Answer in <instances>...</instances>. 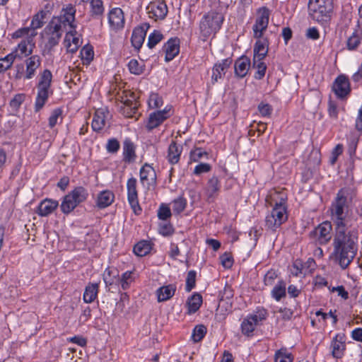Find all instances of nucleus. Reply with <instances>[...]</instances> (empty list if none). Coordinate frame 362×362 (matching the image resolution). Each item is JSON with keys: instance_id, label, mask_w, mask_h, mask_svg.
<instances>
[{"instance_id": "a18cd8bd", "label": "nucleus", "mask_w": 362, "mask_h": 362, "mask_svg": "<svg viewBox=\"0 0 362 362\" xmlns=\"http://www.w3.org/2000/svg\"><path fill=\"white\" fill-rule=\"evenodd\" d=\"M186 206L187 200L182 197H179L173 202V211L175 214H180L185 210Z\"/></svg>"}, {"instance_id": "ea45409f", "label": "nucleus", "mask_w": 362, "mask_h": 362, "mask_svg": "<svg viewBox=\"0 0 362 362\" xmlns=\"http://www.w3.org/2000/svg\"><path fill=\"white\" fill-rule=\"evenodd\" d=\"M47 16V12L45 11H40L36 13L31 21L30 27H28L30 30L35 31L36 29L43 26L45 23V19Z\"/></svg>"}, {"instance_id": "c03bdc74", "label": "nucleus", "mask_w": 362, "mask_h": 362, "mask_svg": "<svg viewBox=\"0 0 362 362\" xmlns=\"http://www.w3.org/2000/svg\"><path fill=\"white\" fill-rule=\"evenodd\" d=\"M206 333V327L203 325L195 326L193 329L192 339L194 342L200 341Z\"/></svg>"}, {"instance_id": "6e6d98bb", "label": "nucleus", "mask_w": 362, "mask_h": 362, "mask_svg": "<svg viewBox=\"0 0 362 362\" xmlns=\"http://www.w3.org/2000/svg\"><path fill=\"white\" fill-rule=\"evenodd\" d=\"M149 105L153 108L160 107L163 104V98L158 93H151L148 101Z\"/></svg>"}, {"instance_id": "3c124183", "label": "nucleus", "mask_w": 362, "mask_h": 362, "mask_svg": "<svg viewBox=\"0 0 362 362\" xmlns=\"http://www.w3.org/2000/svg\"><path fill=\"white\" fill-rule=\"evenodd\" d=\"M361 42V37L356 31L348 38L347 40V47L349 50L356 49Z\"/></svg>"}, {"instance_id": "6ab92c4d", "label": "nucleus", "mask_w": 362, "mask_h": 362, "mask_svg": "<svg viewBox=\"0 0 362 362\" xmlns=\"http://www.w3.org/2000/svg\"><path fill=\"white\" fill-rule=\"evenodd\" d=\"M149 18L155 21L163 20L168 13L167 5L163 1L151 2L146 7Z\"/></svg>"}, {"instance_id": "37998d69", "label": "nucleus", "mask_w": 362, "mask_h": 362, "mask_svg": "<svg viewBox=\"0 0 362 362\" xmlns=\"http://www.w3.org/2000/svg\"><path fill=\"white\" fill-rule=\"evenodd\" d=\"M272 296L277 301L280 300L286 296V284L283 281L279 283L274 287L272 291Z\"/></svg>"}, {"instance_id": "052dcab7", "label": "nucleus", "mask_w": 362, "mask_h": 362, "mask_svg": "<svg viewBox=\"0 0 362 362\" xmlns=\"http://www.w3.org/2000/svg\"><path fill=\"white\" fill-rule=\"evenodd\" d=\"M25 100V95L24 94H16L10 101V106L17 110L19 108L21 105L23 103V102Z\"/></svg>"}, {"instance_id": "338daca9", "label": "nucleus", "mask_w": 362, "mask_h": 362, "mask_svg": "<svg viewBox=\"0 0 362 362\" xmlns=\"http://www.w3.org/2000/svg\"><path fill=\"white\" fill-rule=\"evenodd\" d=\"M258 110L263 117L269 116L272 112L271 105L269 104H264L263 103L258 105Z\"/></svg>"}, {"instance_id": "c9c22d12", "label": "nucleus", "mask_w": 362, "mask_h": 362, "mask_svg": "<svg viewBox=\"0 0 362 362\" xmlns=\"http://www.w3.org/2000/svg\"><path fill=\"white\" fill-rule=\"evenodd\" d=\"M202 303V296L201 294L195 293L187 301L189 313H196Z\"/></svg>"}, {"instance_id": "e433bc0d", "label": "nucleus", "mask_w": 362, "mask_h": 362, "mask_svg": "<svg viewBox=\"0 0 362 362\" xmlns=\"http://www.w3.org/2000/svg\"><path fill=\"white\" fill-rule=\"evenodd\" d=\"M105 115L102 110H97L93 116L92 121V128L95 132H99L105 125Z\"/></svg>"}, {"instance_id": "774afa93", "label": "nucleus", "mask_w": 362, "mask_h": 362, "mask_svg": "<svg viewBox=\"0 0 362 362\" xmlns=\"http://www.w3.org/2000/svg\"><path fill=\"white\" fill-rule=\"evenodd\" d=\"M343 152V146L341 144H337L332 153V157L330 159L331 163L333 165L337 160V158L339 155H341Z\"/></svg>"}, {"instance_id": "0eeeda50", "label": "nucleus", "mask_w": 362, "mask_h": 362, "mask_svg": "<svg viewBox=\"0 0 362 362\" xmlns=\"http://www.w3.org/2000/svg\"><path fill=\"white\" fill-rule=\"evenodd\" d=\"M285 199L281 197L279 202H276L269 214L266 216L265 226L272 231H276L282 223L286 221L288 216L284 205Z\"/></svg>"}, {"instance_id": "f704fd0d", "label": "nucleus", "mask_w": 362, "mask_h": 362, "mask_svg": "<svg viewBox=\"0 0 362 362\" xmlns=\"http://www.w3.org/2000/svg\"><path fill=\"white\" fill-rule=\"evenodd\" d=\"M133 100L126 99L123 102L124 107H122V113L128 117H132L136 113L138 108V102L132 96Z\"/></svg>"}, {"instance_id": "423d86ee", "label": "nucleus", "mask_w": 362, "mask_h": 362, "mask_svg": "<svg viewBox=\"0 0 362 362\" xmlns=\"http://www.w3.org/2000/svg\"><path fill=\"white\" fill-rule=\"evenodd\" d=\"M52 79V74L48 69H45L40 76L39 82L37 86V94L35 103V111H40L46 103L49 94L52 93L50 86Z\"/></svg>"}, {"instance_id": "0e129e2a", "label": "nucleus", "mask_w": 362, "mask_h": 362, "mask_svg": "<svg viewBox=\"0 0 362 362\" xmlns=\"http://www.w3.org/2000/svg\"><path fill=\"white\" fill-rule=\"evenodd\" d=\"M158 216L161 220H166L171 216V211L168 206H160L158 211Z\"/></svg>"}, {"instance_id": "bf43d9fd", "label": "nucleus", "mask_w": 362, "mask_h": 362, "mask_svg": "<svg viewBox=\"0 0 362 362\" xmlns=\"http://www.w3.org/2000/svg\"><path fill=\"white\" fill-rule=\"evenodd\" d=\"M203 156H207V153L201 148H196L190 153V160L194 162H197Z\"/></svg>"}, {"instance_id": "1a4fd4ad", "label": "nucleus", "mask_w": 362, "mask_h": 362, "mask_svg": "<svg viewBox=\"0 0 362 362\" xmlns=\"http://www.w3.org/2000/svg\"><path fill=\"white\" fill-rule=\"evenodd\" d=\"M285 199L281 197L279 202H276L269 214L266 216L265 226L272 231H276L282 223L286 221L288 216L284 205Z\"/></svg>"}, {"instance_id": "864d4df0", "label": "nucleus", "mask_w": 362, "mask_h": 362, "mask_svg": "<svg viewBox=\"0 0 362 362\" xmlns=\"http://www.w3.org/2000/svg\"><path fill=\"white\" fill-rule=\"evenodd\" d=\"M81 55L84 64H89L93 59L94 52L91 47H84L81 50Z\"/></svg>"}, {"instance_id": "f8f14e48", "label": "nucleus", "mask_w": 362, "mask_h": 362, "mask_svg": "<svg viewBox=\"0 0 362 362\" xmlns=\"http://www.w3.org/2000/svg\"><path fill=\"white\" fill-rule=\"evenodd\" d=\"M267 316V310L264 309L257 310L255 314L247 316L241 324L242 332L243 334L250 336L260 322L265 320Z\"/></svg>"}, {"instance_id": "9b49d317", "label": "nucleus", "mask_w": 362, "mask_h": 362, "mask_svg": "<svg viewBox=\"0 0 362 362\" xmlns=\"http://www.w3.org/2000/svg\"><path fill=\"white\" fill-rule=\"evenodd\" d=\"M88 192L83 187H76L66 194L61 204L62 211L65 214L71 212L79 204L85 202Z\"/></svg>"}, {"instance_id": "a878e982", "label": "nucleus", "mask_w": 362, "mask_h": 362, "mask_svg": "<svg viewBox=\"0 0 362 362\" xmlns=\"http://www.w3.org/2000/svg\"><path fill=\"white\" fill-rule=\"evenodd\" d=\"M57 201L46 199L42 201L37 208V214L40 216H47L52 214L58 206Z\"/></svg>"}, {"instance_id": "58836bf2", "label": "nucleus", "mask_w": 362, "mask_h": 362, "mask_svg": "<svg viewBox=\"0 0 362 362\" xmlns=\"http://www.w3.org/2000/svg\"><path fill=\"white\" fill-rule=\"evenodd\" d=\"M151 250V243L147 240H142L136 244L134 247V252L139 257L146 255Z\"/></svg>"}, {"instance_id": "680f3d73", "label": "nucleus", "mask_w": 362, "mask_h": 362, "mask_svg": "<svg viewBox=\"0 0 362 362\" xmlns=\"http://www.w3.org/2000/svg\"><path fill=\"white\" fill-rule=\"evenodd\" d=\"M211 166L209 163H202L197 165L194 169V174L199 175L202 173H208L211 170Z\"/></svg>"}, {"instance_id": "5701e85b", "label": "nucleus", "mask_w": 362, "mask_h": 362, "mask_svg": "<svg viewBox=\"0 0 362 362\" xmlns=\"http://www.w3.org/2000/svg\"><path fill=\"white\" fill-rule=\"evenodd\" d=\"M76 27L69 28L64 38V44L69 52L74 53L80 46L79 38L76 37Z\"/></svg>"}, {"instance_id": "20e7f679", "label": "nucleus", "mask_w": 362, "mask_h": 362, "mask_svg": "<svg viewBox=\"0 0 362 362\" xmlns=\"http://www.w3.org/2000/svg\"><path fill=\"white\" fill-rule=\"evenodd\" d=\"M224 18L222 13L210 11L205 14L199 23V31L203 41L215 34L221 27Z\"/></svg>"}, {"instance_id": "49530a36", "label": "nucleus", "mask_w": 362, "mask_h": 362, "mask_svg": "<svg viewBox=\"0 0 362 362\" xmlns=\"http://www.w3.org/2000/svg\"><path fill=\"white\" fill-rule=\"evenodd\" d=\"M104 12V6L102 0H95L90 5L91 16L94 18L101 16Z\"/></svg>"}, {"instance_id": "39448f33", "label": "nucleus", "mask_w": 362, "mask_h": 362, "mask_svg": "<svg viewBox=\"0 0 362 362\" xmlns=\"http://www.w3.org/2000/svg\"><path fill=\"white\" fill-rule=\"evenodd\" d=\"M332 9V0H309V16L318 23L327 21L330 18Z\"/></svg>"}, {"instance_id": "bb28decb", "label": "nucleus", "mask_w": 362, "mask_h": 362, "mask_svg": "<svg viewBox=\"0 0 362 362\" xmlns=\"http://www.w3.org/2000/svg\"><path fill=\"white\" fill-rule=\"evenodd\" d=\"M235 74L239 78L245 77L250 66V60L246 57L238 59L235 62Z\"/></svg>"}, {"instance_id": "412c9836", "label": "nucleus", "mask_w": 362, "mask_h": 362, "mask_svg": "<svg viewBox=\"0 0 362 362\" xmlns=\"http://www.w3.org/2000/svg\"><path fill=\"white\" fill-rule=\"evenodd\" d=\"M180 42L178 37H172L164 45L163 50L165 53V62L173 60L179 54Z\"/></svg>"}, {"instance_id": "4be33fe9", "label": "nucleus", "mask_w": 362, "mask_h": 362, "mask_svg": "<svg viewBox=\"0 0 362 362\" xmlns=\"http://www.w3.org/2000/svg\"><path fill=\"white\" fill-rule=\"evenodd\" d=\"M108 19L109 23L113 29H121L124 25V13L119 8L112 9L109 13Z\"/></svg>"}, {"instance_id": "de8ad7c7", "label": "nucleus", "mask_w": 362, "mask_h": 362, "mask_svg": "<svg viewBox=\"0 0 362 362\" xmlns=\"http://www.w3.org/2000/svg\"><path fill=\"white\" fill-rule=\"evenodd\" d=\"M163 38V34L158 30H154L150 34L148 39L147 45L150 49L153 48Z\"/></svg>"}, {"instance_id": "13d9d810", "label": "nucleus", "mask_w": 362, "mask_h": 362, "mask_svg": "<svg viewBox=\"0 0 362 362\" xmlns=\"http://www.w3.org/2000/svg\"><path fill=\"white\" fill-rule=\"evenodd\" d=\"M119 142L116 139H110L107 141L106 149L109 153H115L119 149Z\"/></svg>"}, {"instance_id": "4d7b16f0", "label": "nucleus", "mask_w": 362, "mask_h": 362, "mask_svg": "<svg viewBox=\"0 0 362 362\" xmlns=\"http://www.w3.org/2000/svg\"><path fill=\"white\" fill-rule=\"evenodd\" d=\"M62 110L59 108L54 109L50 117H49V126L50 128H53L57 123V120L61 117Z\"/></svg>"}, {"instance_id": "aec40b11", "label": "nucleus", "mask_w": 362, "mask_h": 362, "mask_svg": "<svg viewBox=\"0 0 362 362\" xmlns=\"http://www.w3.org/2000/svg\"><path fill=\"white\" fill-rule=\"evenodd\" d=\"M233 63L231 57H228L216 63L212 69L211 81L213 83H216L218 79L221 78L226 74V71L229 69Z\"/></svg>"}, {"instance_id": "4468645a", "label": "nucleus", "mask_w": 362, "mask_h": 362, "mask_svg": "<svg viewBox=\"0 0 362 362\" xmlns=\"http://www.w3.org/2000/svg\"><path fill=\"white\" fill-rule=\"evenodd\" d=\"M136 179L131 177L127 183L128 202L136 214H140L141 208L138 200V192L136 189Z\"/></svg>"}, {"instance_id": "2eb2a0df", "label": "nucleus", "mask_w": 362, "mask_h": 362, "mask_svg": "<svg viewBox=\"0 0 362 362\" xmlns=\"http://www.w3.org/2000/svg\"><path fill=\"white\" fill-rule=\"evenodd\" d=\"M331 354L336 359L342 358L346 351V336L344 333H338L332 339L330 344Z\"/></svg>"}, {"instance_id": "2f4dec72", "label": "nucleus", "mask_w": 362, "mask_h": 362, "mask_svg": "<svg viewBox=\"0 0 362 362\" xmlns=\"http://www.w3.org/2000/svg\"><path fill=\"white\" fill-rule=\"evenodd\" d=\"M99 291V284L98 283H89L85 288L83 293V300L86 303H90L95 300L98 296Z\"/></svg>"}, {"instance_id": "a211bd4d", "label": "nucleus", "mask_w": 362, "mask_h": 362, "mask_svg": "<svg viewBox=\"0 0 362 362\" xmlns=\"http://www.w3.org/2000/svg\"><path fill=\"white\" fill-rule=\"evenodd\" d=\"M332 225L329 222L325 221L320 224L313 231L310 233L317 240L319 244L325 245L331 239Z\"/></svg>"}, {"instance_id": "ddd939ff", "label": "nucleus", "mask_w": 362, "mask_h": 362, "mask_svg": "<svg viewBox=\"0 0 362 362\" xmlns=\"http://www.w3.org/2000/svg\"><path fill=\"white\" fill-rule=\"evenodd\" d=\"M269 20V11L267 8H261L257 13L255 23L253 25V37L256 39H260L263 36L264 32L267 28Z\"/></svg>"}, {"instance_id": "c756f323", "label": "nucleus", "mask_w": 362, "mask_h": 362, "mask_svg": "<svg viewBox=\"0 0 362 362\" xmlns=\"http://www.w3.org/2000/svg\"><path fill=\"white\" fill-rule=\"evenodd\" d=\"M269 42L267 38L258 40L255 42L253 52V59H263L268 53Z\"/></svg>"}, {"instance_id": "69168bd1", "label": "nucleus", "mask_w": 362, "mask_h": 362, "mask_svg": "<svg viewBox=\"0 0 362 362\" xmlns=\"http://www.w3.org/2000/svg\"><path fill=\"white\" fill-rule=\"evenodd\" d=\"M221 262L223 267L229 269L233 266V257L230 254L224 253L221 256Z\"/></svg>"}, {"instance_id": "09e8293b", "label": "nucleus", "mask_w": 362, "mask_h": 362, "mask_svg": "<svg viewBox=\"0 0 362 362\" xmlns=\"http://www.w3.org/2000/svg\"><path fill=\"white\" fill-rule=\"evenodd\" d=\"M220 300H219V307L222 308L223 307V303L225 300H230L233 297V291L230 286H225L223 291L220 293Z\"/></svg>"}, {"instance_id": "f3484780", "label": "nucleus", "mask_w": 362, "mask_h": 362, "mask_svg": "<svg viewBox=\"0 0 362 362\" xmlns=\"http://www.w3.org/2000/svg\"><path fill=\"white\" fill-rule=\"evenodd\" d=\"M170 107H166L163 110L153 112L149 115L146 128L148 131L160 126L165 119L170 116Z\"/></svg>"}, {"instance_id": "a19ab883", "label": "nucleus", "mask_w": 362, "mask_h": 362, "mask_svg": "<svg viewBox=\"0 0 362 362\" xmlns=\"http://www.w3.org/2000/svg\"><path fill=\"white\" fill-rule=\"evenodd\" d=\"M275 362H293V357L286 348L277 350L274 355Z\"/></svg>"}, {"instance_id": "7ed1b4c3", "label": "nucleus", "mask_w": 362, "mask_h": 362, "mask_svg": "<svg viewBox=\"0 0 362 362\" xmlns=\"http://www.w3.org/2000/svg\"><path fill=\"white\" fill-rule=\"evenodd\" d=\"M37 35V32L30 30L29 28H23L18 29L13 34V38H20L25 37L18 45L14 51L9 54H13L16 59H22L23 57L30 55L35 47L34 37Z\"/></svg>"}, {"instance_id": "79ce46f5", "label": "nucleus", "mask_w": 362, "mask_h": 362, "mask_svg": "<svg viewBox=\"0 0 362 362\" xmlns=\"http://www.w3.org/2000/svg\"><path fill=\"white\" fill-rule=\"evenodd\" d=\"M253 67L257 69L255 78L257 80L262 79L264 76L267 70V66L262 62V59H253Z\"/></svg>"}, {"instance_id": "8fccbe9b", "label": "nucleus", "mask_w": 362, "mask_h": 362, "mask_svg": "<svg viewBox=\"0 0 362 362\" xmlns=\"http://www.w3.org/2000/svg\"><path fill=\"white\" fill-rule=\"evenodd\" d=\"M15 60L13 54H8L4 58L0 59V73L8 70L12 66Z\"/></svg>"}, {"instance_id": "5fc2aeb1", "label": "nucleus", "mask_w": 362, "mask_h": 362, "mask_svg": "<svg viewBox=\"0 0 362 362\" xmlns=\"http://www.w3.org/2000/svg\"><path fill=\"white\" fill-rule=\"evenodd\" d=\"M129 71L135 75H140L143 73V66L139 64L136 59H131L128 63Z\"/></svg>"}, {"instance_id": "f257e3e1", "label": "nucleus", "mask_w": 362, "mask_h": 362, "mask_svg": "<svg viewBox=\"0 0 362 362\" xmlns=\"http://www.w3.org/2000/svg\"><path fill=\"white\" fill-rule=\"evenodd\" d=\"M354 190L342 188L332 204L331 212L334 224L332 257L342 269H346L354 259L358 251V231L356 220L349 215V201Z\"/></svg>"}, {"instance_id": "603ef678", "label": "nucleus", "mask_w": 362, "mask_h": 362, "mask_svg": "<svg viewBox=\"0 0 362 362\" xmlns=\"http://www.w3.org/2000/svg\"><path fill=\"white\" fill-rule=\"evenodd\" d=\"M196 275H197V273L194 270H191V271L188 272L187 279H186V286H185L186 291L189 292L195 287Z\"/></svg>"}, {"instance_id": "473e14b6", "label": "nucleus", "mask_w": 362, "mask_h": 362, "mask_svg": "<svg viewBox=\"0 0 362 362\" xmlns=\"http://www.w3.org/2000/svg\"><path fill=\"white\" fill-rule=\"evenodd\" d=\"M146 37V30L143 27H136L134 29L131 41L133 47L139 49L143 45Z\"/></svg>"}, {"instance_id": "f03ea898", "label": "nucleus", "mask_w": 362, "mask_h": 362, "mask_svg": "<svg viewBox=\"0 0 362 362\" xmlns=\"http://www.w3.org/2000/svg\"><path fill=\"white\" fill-rule=\"evenodd\" d=\"M64 13L54 16L43 30L42 35L46 40L42 54L50 55L54 47L58 45L62 35L69 28H74L75 8L70 6L63 10Z\"/></svg>"}, {"instance_id": "b1692460", "label": "nucleus", "mask_w": 362, "mask_h": 362, "mask_svg": "<svg viewBox=\"0 0 362 362\" xmlns=\"http://www.w3.org/2000/svg\"><path fill=\"white\" fill-rule=\"evenodd\" d=\"M123 161L127 163H134L136 158V146L130 139L127 138L123 142Z\"/></svg>"}, {"instance_id": "9d476101", "label": "nucleus", "mask_w": 362, "mask_h": 362, "mask_svg": "<svg viewBox=\"0 0 362 362\" xmlns=\"http://www.w3.org/2000/svg\"><path fill=\"white\" fill-rule=\"evenodd\" d=\"M88 192L83 187H76L66 194L61 204L62 211L65 214L71 212L79 204L85 202Z\"/></svg>"}, {"instance_id": "6e6552de", "label": "nucleus", "mask_w": 362, "mask_h": 362, "mask_svg": "<svg viewBox=\"0 0 362 362\" xmlns=\"http://www.w3.org/2000/svg\"><path fill=\"white\" fill-rule=\"evenodd\" d=\"M285 199L281 197L279 202H276L269 214L266 216L265 226L272 231H276L282 223L286 221L288 216L284 205Z\"/></svg>"}, {"instance_id": "cd10ccee", "label": "nucleus", "mask_w": 362, "mask_h": 362, "mask_svg": "<svg viewBox=\"0 0 362 362\" xmlns=\"http://www.w3.org/2000/svg\"><path fill=\"white\" fill-rule=\"evenodd\" d=\"M140 181L144 185L149 186L151 181L156 178L154 169L148 163H145L140 170Z\"/></svg>"}, {"instance_id": "7c9ffc66", "label": "nucleus", "mask_w": 362, "mask_h": 362, "mask_svg": "<svg viewBox=\"0 0 362 362\" xmlns=\"http://www.w3.org/2000/svg\"><path fill=\"white\" fill-rule=\"evenodd\" d=\"M115 195L110 190L100 192L97 197L96 205L99 209H105L114 202Z\"/></svg>"}, {"instance_id": "dca6fc26", "label": "nucleus", "mask_w": 362, "mask_h": 362, "mask_svg": "<svg viewBox=\"0 0 362 362\" xmlns=\"http://www.w3.org/2000/svg\"><path fill=\"white\" fill-rule=\"evenodd\" d=\"M332 90L337 98H346L351 91L349 78L344 74L339 75L333 83Z\"/></svg>"}, {"instance_id": "4c0bfd02", "label": "nucleus", "mask_w": 362, "mask_h": 362, "mask_svg": "<svg viewBox=\"0 0 362 362\" xmlns=\"http://www.w3.org/2000/svg\"><path fill=\"white\" fill-rule=\"evenodd\" d=\"M221 188V185L217 177H211L206 186V193L209 198L214 197L217 195Z\"/></svg>"}, {"instance_id": "393cba45", "label": "nucleus", "mask_w": 362, "mask_h": 362, "mask_svg": "<svg viewBox=\"0 0 362 362\" xmlns=\"http://www.w3.org/2000/svg\"><path fill=\"white\" fill-rule=\"evenodd\" d=\"M26 71L25 78L30 79L35 74V71L39 68L41 64V59L38 55H33L25 60Z\"/></svg>"}, {"instance_id": "72a5a7b5", "label": "nucleus", "mask_w": 362, "mask_h": 362, "mask_svg": "<svg viewBox=\"0 0 362 362\" xmlns=\"http://www.w3.org/2000/svg\"><path fill=\"white\" fill-rule=\"evenodd\" d=\"M176 291V286L173 284L163 286L157 290L158 300L165 301L171 298Z\"/></svg>"}, {"instance_id": "c85d7f7f", "label": "nucleus", "mask_w": 362, "mask_h": 362, "mask_svg": "<svg viewBox=\"0 0 362 362\" xmlns=\"http://www.w3.org/2000/svg\"><path fill=\"white\" fill-rule=\"evenodd\" d=\"M182 151V146L177 145L175 141H172L168 149L167 158L168 162L172 165L177 163L179 162Z\"/></svg>"}, {"instance_id": "e2e57ef3", "label": "nucleus", "mask_w": 362, "mask_h": 362, "mask_svg": "<svg viewBox=\"0 0 362 362\" xmlns=\"http://www.w3.org/2000/svg\"><path fill=\"white\" fill-rule=\"evenodd\" d=\"M276 278H277V274L274 270L271 269V270L268 271L267 272V274L264 275V284L266 286H272L274 284V280Z\"/></svg>"}]
</instances>
